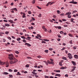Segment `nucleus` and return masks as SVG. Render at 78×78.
I'll return each instance as SVG.
<instances>
[{"label": "nucleus", "instance_id": "1", "mask_svg": "<svg viewBox=\"0 0 78 78\" xmlns=\"http://www.w3.org/2000/svg\"><path fill=\"white\" fill-rule=\"evenodd\" d=\"M9 56H10L9 57V58L10 61H11L9 62V63L11 64H15V63H16L18 61L17 59L14 57L13 55L12 54H9Z\"/></svg>", "mask_w": 78, "mask_h": 78}, {"label": "nucleus", "instance_id": "2", "mask_svg": "<svg viewBox=\"0 0 78 78\" xmlns=\"http://www.w3.org/2000/svg\"><path fill=\"white\" fill-rule=\"evenodd\" d=\"M68 58H69L70 59H72V58H73V56L71 54L69 53L68 54Z\"/></svg>", "mask_w": 78, "mask_h": 78}, {"label": "nucleus", "instance_id": "3", "mask_svg": "<svg viewBox=\"0 0 78 78\" xmlns=\"http://www.w3.org/2000/svg\"><path fill=\"white\" fill-rule=\"evenodd\" d=\"M5 64V62H2L0 60V65H4Z\"/></svg>", "mask_w": 78, "mask_h": 78}, {"label": "nucleus", "instance_id": "4", "mask_svg": "<svg viewBox=\"0 0 78 78\" xmlns=\"http://www.w3.org/2000/svg\"><path fill=\"white\" fill-rule=\"evenodd\" d=\"M25 45H27L28 46V47H31V45L30 44L28 43H25Z\"/></svg>", "mask_w": 78, "mask_h": 78}, {"label": "nucleus", "instance_id": "5", "mask_svg": "<svg viewBox=\"0 0 78 78\" xmlns=\"http://www.w3.org/2000/svg\"><path fill=\"white\" fill-rule=\"evenodd\" d=\"M26 15L25 14V13H23V15L22 16V17H23V18H26V16H25Z\"/></svg>", "mask_w": 78, "mask_h": 78}, {"label": "nucleus", "instance_id": "6", "mask_svg": "<svg viewBox=\"0 0 78 78\" xmlns=\"http://www.w3.org/2000/svg\"><path fill=\"white\" fill-rule=\"evenodd\" d=\"M6 67H8V66H9V63L8 62H6Z\"/></svg>", "mask_w": 78, "mask_h": 78}, {"label": "nucleus", "instance_id": "7", "mask_svg": "<svg viewBox=\"0 0 78 78\" xmlns=\"http://www.w3.org/2000/svg\"><path fill=\"white\" fill-rule=\"evenodd\" d=\"M74 57L75 59H78V55H74Z\"/></svg>", "mask_w": 78, "mask_h": 78}, {"label": "nucleus", "instance_id": "8", "mask_svg": "<svg viewBox=\"0 0 78 78\" xmlns=\"http://www.w3.org/2000/svg\"><path fill=\"white\" fill-rule=\"evenodd\" d=\"M8 21L9 22L11 23H14V22H13V21H12V20H8Z\"/></svg>", "mask_w": 78, "mask_h": 78}, {"label": "nucleus", "instance_id": "9", "mask_svg": "<svg viewBox=\"0 0 78 78\" xmlns=\"http://www.w3.org/2000/svg\"><path fill=\"white\" fill-rule=\"evenodd\" d=\"M2 73L4 75H8L9 74V73H8L6 72H4L3 73Z\"/></svg>", "mask_w": 78, "mask_h": 78}, {"label": "nucleus", "instance_id": "10", "mask_svg": "<svg viewBox=\"0 0 78 78\" xmlns=\"http://www.w3.org/2000/svg\"><path fill=\"white\" fill-rule=\"evenodd\" d=\"M72 63L74 66H76V63L75 62L73 61H72Z\"/></svg>", "mask_w": 78, "mask_h": 78}, {"label": "nucleus", "instance_id": "11", "mask_svg": "<svg viewBox=\"0 0 78 78\" xmlns=\"http://www.w3.org/2000/svg\"><path fill=\"white\" fill-rule=\"evenodd\" d=\"M55 76H58L59 77L61 76V75H60V74H56L55 75Z\"/></svg>", "mask_w": 78, "mask_h": 78}, {"label": "nucleus", "instance_id": "12", "mask_svg": "<svg viewBox=\"0 0 78 78\" xmlns=\"http://www.w3.org/2000/svg\"><path fill=\"white\" fill-rule=\"evenodd\" d=\"M12 10L13 11H17V9L16 8H15L12 9Z\"/></svg>", "mask_w": 78, "mask_h": 78}, {"label": "nucleus", "instance_id": "13", "mask_svg": "<svg viewBox=\"0 0 78 78\" xmlns=\"http://www.w3.org/2000/svg\"><path fill=\"white\" fill-rule=\"evenodd\" d=\"M36 2V0H34L32 2V4H34Z\"/></svg>", "mask_w": 78, "mask_h": 78}, {"label": "nucleus", "instance_id": "14", "mask_svg": "<svg viewBox=\"0 0 78 78\" xmlns=\"http://www.w3.org/2000/svg\"><path fill=\"white\" fill-rule=\"evenodd\" d=\"M43 40L44 41H46V42H48V41H49V40H47V39H44Z\"/></svg>", "mask_w": 78, "mask_h": 78}, {"label": "nucleus", "instance_id": "15", "mask_svg": "<svg viewBox=\"0 0 78 78\" xmlns=\"http://www.w3.org/2000/svg\"><path fill=\"white\" fill-rule=\"evenodd\" d=\"M62 59H64V60H67V58H66V57H62Z\"/></svg>", "mask_w": 78, "mask_h": 78}, {"label": "nucleus", "instance_id": "16", "mask_svg": "<svg viewBox=\"0 0 78 78\" xmlns=\"http://www.w3.org/2000/svg\"><path fill=\"white\" fill-rule=\"evenodd\" d=\"M5 26L6 27H9L10 26V25L9 24H5Z\"/></svg>", "mask_w": 78, "mask_h": 78}, {"label": "nucleus", "instance_id": "17", "mask_svg": "<svg viewBox=\"0 0 78 78\" xmlns=\"http://www.w3.org/2000/svg\"><path fill=\"white\" fill-rule=\"evenodd\" d=\"M32 73L34 74V75H37V73H35V72H32Z\"/></svg>", "mask_w": 78, "mask_h": 78}, {"label": "nucleus", "instance_id": "18", "mask_svg": "<svg viewBox=\"0 0 78 78\" xmlns=\"http://www.w3.org/2000/svg\"><path fill=\"white\" fill-rule=\"evenodd\" d=\"M66 49V48L63 47L62 49H61V51H63V50H64Z\"/></svg>", "mask_w": 78, "mask_h": 78}, {"label": "nucleus", "instance_id": "19", "mask_svg": "<svg viewBox=\"0 0 78 78\" xmlns=\"http://www.w3.org/2000/svg\"><path fill=\"white\" fill-rule=\"evenodd\" d=\"M51 3V2H48L46 5V6H48V5H49V4H50Z\"/></svg>", "mask_w": 78, "mask_h": 78}, {"label": "nucleus", "instance_id": "20", "mask_svg": "<svg viewBox=\"0 0 78 78\" xmlns=\"http://www.w3.org/2000/svg\"><path fill=\"white\" fill-rule=\"evenodd\" d=\"M77 3H78V2H73V4H77Z\"/></svg>", "mask_w": 78, "mask_h": 78}, {"label": "nucleus", "instance_id": "21", "mask_svg": "<svg viewBox=\"0 0 78 78\" xmlns=\"http://www.w3.org/2000/svg\"><path fill=\"white\" fill-rule=\"evenodd\" d=\"M57 27L58 29H61V26H57Z\"/></svg>", "mask_w": 78, "mask_h": 78}, {"label": "nucleus", "instance_id": "22", "mask_svg": "<svg viewBox=\"0 0 78 78\" xmlns=\"http://www.w3.org/2000/svg\"><path fill=\"white\" fill-rule=\"evenodd\" d=\"M37 36H39L40 38H41L42 37L41 36V35H39V34H37Z\"/></svg>", "mask_w": 78, "mask_h": 78}, {"label": "nucleus", "instance_id": "23", "mask_svg": "<svg viewBox=\"0 0 78 78\" xmlns=\"http://www.w3.org/2000/svg\"><path fill=\"white\" fill-rule=\"evenodd\" d=\"M69 36H70V37H73V35L70 34H69Z\"/></svg>", "mask_w": 78, "mask_h": 78}, {"label": "nucleus", "instance_id": "24", "mask_svg": "<svg viewBox=\"0 0 78 78\" xmlns=\"http://www.w3.org/2000/svg\"><path fill=\"white\" fill-rule=\"evenodd\" d=\"M17 41H19L20 40V38H18L16 39Z\"/></svg>", "mask_w": 78, "mask_h": 78}, {"label": "nucleus", "instance_id": "25", "mask_svg": "<svg viewBox=\"0 0 78 78\" xmlns=\"http://www.w3.org/2000/svg\"><path fill=\"white\" fill-rule=\"evenodd\" d=\"M69 42L70 44H73V43H72V40H71L69 41Z\"/></svg>", "mask_w": 78, "mask_h": 78}, {"label": "nucleus", "instance_id": "26", "mask_svg": "<svg viewBox=\"0 0 78 78\" xmlns=\"http://www.w3.org/2000/svg\"><path fill=\"white\" fill-rule=\"evenodd\" d=\"M16 75H21V74L19 72H17V74Z\"/></svg>", "mask_w": 78, "mask_h": 78}, {"label": "nucleus", "instance_id": "27", "mask_svg": "<svg viewBox=\"0 0 78 78\" xmlns=\"http://www.w3.org/2000/svg\"><path fill=\"white\" fill-rule=\"evenodd\" d=\"M23 42H24L25 43V42H27V41H26V40L23 39Z\"/></svg>", "mask_w": 78, "mask_h": 78}, {"label": "nucleus", "instance_id": "28", "mask_svg": "<svg viewBox=\"0 0 78 78\" xmlns=\"http://www.w3.org/2000/svg\"><path fill=\"white\" fill-rule=\"evenodd\" d=\"M9 72H12V69H9Z\"/></svg>", "mask_w": 78, "mask_h": 78}, {"label": "nucleus", "instance_id": "29", "mask_svg": "<svg viewBox=\"0 0 78 78\" xmlns=\"http://www.w3.org/2000/svg\"><path fill=\"white\" fill-rule=\"evenodd\" d=\"M62 21H63V22H66L67 21V20L65 19H63L62 20Z\"/></svg>", "mask_w": 78, "mask_h": 78}, {"label": "nucleus", "instance_id": "30", "mask_svg": "<svg viewBox=\"0 0 78 78\" xmlns=\"http://www.w3.org/2000/svg\"><path fill=\"white\" fill-rule=\"evenodd\" d=\"M5 33L6 34H9V32L8 31H6L5 32Z\"/></svg>", "mask_w": 78, "mask_h": 78}, {"label": "nucleus", "instance_id": "31", "mask_svg": "<svg viewBox=\"0 0 78 78\" xmlns=\"http://www.w3.org/2000/svg\"><path fill=\"white\" fill-rule=\"evenodd\" d=\"M15 53H16V54H19V52L17 51H15Z\"/></svg>", "mask_w": 78, "mask_h": 78}, {"label": "nucleus", "instance_id": "32", "mask_svg": "<svg viewBox=\"0 0 78 78\" xmlns=\"http://www.w3.org/2000/svg\"><path fill=\"white\" fill-rule=\"evenodd\" d=\"M68 18H71V16H70V15H68Z\"/></svg>", "mask_w": 78, "mask_h": 78}, {"label": "nucleus", "instance_id": "33", "mask_svg": "<svg viewBox=\"0 0 78 78\" xmlns=\"http://www.w3.org/2000/svg\"><path fill=\"white\" fill-rule=\"evenodd\" d=\"M48 50H45L44 51V52H45V53H48Z\"/></svg>", "mask_w": 78, "mask_h": 78}, {"label": "nucleus", "instance_id": "34", "mask_svg": "<svg viewBox=\"0 0 78 78\" xmlns=\"http://www.w3.org/2000/svg\"><path fill=\"white\" fill-rule=\"evenodd\" d=\"M26 67H29V65L27 64L26 65Z\"/></svg>", "mask_w": 78, "mask_h": 78}, {"label": "nucleus", "instance_id": "35", "mask_svg": "<svg viewBox=\"0 0 78 78\" xmlns=\"http://www.w3.org/2000/svg\"><path fill=\"white\" fill-rule=\"evenodd\" d=\"M21 37V38H22V39H26V38H25V37L24 36H22Z\"/></svg>", "mask_w": 78, "mask_h": 78}, {"label": "nucleus", "instance_id": "36", "mask_svg": "<svg viewBox=\"0 0 78 78\" xmlns=\"http://www.w3.org/2000/svg\"><path fill=\"white\" fill-rule=\"evenodd\" d=\"M37 8L39 9H41V8L39 7L38 6H37Z\"/></svg>", "mask_w": 78, "mask_h": 78}, {"label": "nucleus", "instance_id": "37", "mask_svg": "<svg viewBox=\"0 0 78 78\" xmlns=\"http://www.w3.org/2000/svg\"><path fill=\"white\" fill-rule=\"evenodd\" d=\"M74 20V19L72 18L71 19V22H72L73 21V20Z\"/></svg>", "mask_w": 78, "mask_h": 78}, {"label": "nucleus", "instance_id": "38", "mask_svg": "<svg viewBox=\"0 0 78 78\" xmlns=\"http://www.w3.org/2000/svg\"><path fill=\"white\" fill-rule=\"evenodd\" d=\"M65 69V67H62L61 68H60L61 69Z\"/></svg>", "mask_w": 78, "mask_h": 78}, {"label": "nucleus", "instance_id": "39", "mask_svg": "<svg viewBox=\"0 0 78 78\" xmlns=\"http://www.w3.org/2000/svg\"><path fill=\"white\" fill-rule=\"evenodd\" d=\"M59 66H62V63H61V62H59Z\"/></svg>", "mask_w": 78, "mask_h": 78}, {"label": "nucleus", "instance_id": "40", "mask_svg": "<svg viewBox=\"0 0 78 78\" xmlns=\"http://www.w3.org/2000/svg\"><path fill=\"white\" fill-rule=\"evenodd\" d=\"M53 48H49V50H50V51H51L53 50Z\"/></svg>", "mask_w": 78, "mask_h": 78}, {"label": "nucleus", "instance_id": "41", "mask_svg": "<svg viewBox=\"0 0 78 78\" xmlns=\"http://www.w3.org/2000/svg\"><path fill=\"white\" fill-rule=\"evenodd\" d=\"M44 30L45 31H46V32H47V29H46V28H45Z\"/></svg>", "mask_w": 78, "mask_h": 78}, {"label": "nucleus", "instance_id": "42", "mask_svg": "<svg viewBox=\"0 0 78 78\" xmlns=\"http://www.w3.org/2000/svg\"><path fill=\"white\" fill-rule=\"evenodd\" d=\"M57 36H58V37H59V38H61V36L59 35H58Z\"/></svg>", "mask_w": 78, "mask_h": 78}, {"label": "nucleus", "instance_id": "43", "mask_svg": "<svg viewBox=\"0 0 78 78\" xmlns=\"http://www.w3.org/2000/svg\"><path fill=\"white\" fill-rule=\"evenodd\" d=\"M28 14H31V12L30 11H29L28 12Z\"/></svg>", "mask_w": 78, "mask_h": 78}, {"label": "nucleus", "instance_id": "44", "mask_svg": "<svg viewBox=\"0 0 78 78\" xmlns=\"http://www.w3.org/2000/svg\"><path fill=\"white\" fill-rule=\"evenodd\" d=\"M63 27H68V26L67 25H64L63 26Z\"/></svg>", "mask_w": 78, "mask_h": 78}, {"label": "nucleus", "instance_id": "45", "mask_svg": "<svg viewBox=\"0 0 78 78\" xmlns=\"http://www.w3.org/2000/svg\"><path fill=\"white\" fill-rule=\"evenodd\" d=\"M27 59H32V58H31V57H27Z\"/></svg>", "mask_w": 78, "mask_h": 78}, {"label": "nucleus", "instance_id": "46", "mask_svg": "<svg viewBox=\"0 0 78 78\" xmlns=\"http://www.w3.org/2000/svg\"><path fill=\"white\" fill-rule=\"evenodd\" d=\"M60 34H63V33H64V32L62 31H61L60 32Z\"/></svg>", "mask_w": 78, "mask_h": 78}, {"label": "nucleus", "instance_id": "47", "mask_svg": "<svg viewBox=\"0 0 78 78\" xmlns=\"http://www.w3.org/2000/svg\"><path fill=\"white\" fill-rule=\"evenodd\" d=\"M9 76L10 77V78H12L13 76L12 75H9Z\"/></svg>", "mask_w": 78, "mask_h": 78}, {"label": "nucleus", "instance_id": "48", "mask_svg": "<svg viewBox=\"0 0 78 78\" xmlns=\"http://www.w3.org/2000/svg\"><path fill=\"white\" fill-rule=\"evenodd\" d=\"M41 14L40 13L39 14V15L38 16V17H41Z\"/></svg>", "mask_w": 78, "mask_h": 78}, {"label": "nucleus", "instance_id": "49", "mask_svg": "<svg viewBox=\"0 0 78 78\" xmlns=\"http://www.w3.org/2000/svg\"><path fill=\"white\" fill-rule=\"evenodd\" d=\"M14 72H17L18 70L17 69H15V70H14Z\"/></svg>", "mask_w": 78, "mask_h": 78}, {"label": "nucleus", "instance_id": "50", "mask_svg": "<svg viewBox=\"0 0 78 78\" xmlns=\"http://www.w3.org/2000/svg\"><path fill=\"white\" fill-rule=\"evenodd\" d=\"M66 16V15H69V12H68L67 13H66V14H65Z\"/></svg>", "mask_w": 78, "mask_h": 78}, {"label": "nucleus", "instance_id": "51", "mask_svg": "<svg viewBox=\"0 0 78 78\" xmlns=\"http://www.w3.org/2000/svg\"><path fill=\"white\" fill-rule=\"evenodd\" d=\"M41 43H44V44H45L46 43V42H45V41H42V42H41Z\"/></svg>", "mask_w": 78, "mask_h": 78}, {"label": "nucleus", "instance_id": "52", "mask_svg": "<svg viewBox=\"0 0 78 78\" xmlns=\"http://www.w3.org/2000/svg\"><path fill=\"white\" fill-rule=\"evenodd\" d=\"M37 58H41V56L39 55V56H37Z\"/></svg>", "mask_w": 78, "mask_h": 78}, {"label": "nucleus", "instance_id": "53", "mask_svg": "<svg viewBox=\"0 0 78 78\" xmlns=\"http://www.w3.org/2000/svg\"><path fill=\"white\" fill-rule=\"evenodd\" d=\"M4 22H8V20H3Z\"/></svg>", "mask_w": 78, "mask_h": 78}, {"label": "nucleus", "instance_id": "54", "mask_svg": "<svg viewBox=\"0 0 78 78\" xmlns=\"http://www.w3.org/2000/svg\"><path fill=\"white\" fill-rule=\"evenodd\" d=\"M31 18L33 20H35V19H34V18L33 17H32Z\"/></svg>", "mask_w": 78, "mask_h": 78}, {"label": "nucleus", "instance_id": "55", "mask_svg": "<svg viewBox=\"0 0 78 78\" xmlns=\"http://www.w3.org/2000/svg\"><path fill=\"white\" fill-rule=\"evenodd\" d=\"M8 39H9L10 40L11 39V38L9 37H8Z\"/></svg>", "mask_w": 78, "mask_h": 78}, {"label": "nucleus", "instance_id": "56", "mask_svg": "<svg viewBox=\"0 0 78 78\" xmlns=\"http://www.w3.org/2000/svg\"><path fill=\"white\" fill-rule=\"evenodd\" d=\"M60 40H61V39L60 38H58L57 39V41H60Z\"/></svg>", "mask_w": 78, "mask_h": 78}, {"label": "nucleus", "instance_id": "57", "mask_svg": "<svg viewBox=\"0 0 78 78\" xmlns=\"http://www.w3.org/2000/svg\"><path fill=\"white\" fill-rule=\"evenodd\" d=\"M59 22H61V23H62V20H59Z\"/></svg>", "mask_w": 78, "mask_h": 78}, {"label": "nucleus", "instance_id": "58", "mask_svg": "<svg viewBox=\"0 0 78 78\" xmlns=\"http://www.w3.org/2000/svg\"><path fill=\"white\" fill-rule=\"evenodd\" d=\"M51 64L54 65V62H51Z\"/></svg>", "mask_w": 78, "mask_h": 78}, {"label": "nucleus", "instance_id": "59", "mask_svg": "<svg viewBox=\"0 0 78 78\" xmlns=\"http://www.w3.org/2000/svg\"><path fill=\"white\" fill-rule=\"evenodd\" d=\"M64 13H62L60 14V16H64Z\"/></svg>", "mask_w": 78, "mask_h": 78}, {"label": "nucleus", "instance_id": "60", "mask_svg": "<svg viewBox=\"0 0 78 78\" xmlns=\"http://www.w3.org/2000/svg\"><path fill=\"white\" fill-rule=\"evenodd\" d=\"M42 28L43 29V30L45 28V26H42Z\"/></svg>", "mask_w": 78, "mask_h": 78}, {"label": "nucleus", "instance_id": "61", "mask_svg": "<svg viewBox=\"0 0 78 78\" xmlns=\"http://www.w3.org/2000/svg\"><path fill=\"white\" fill-rule=\"evenodd\" d=\"M30 28H31V30H33V26H31L30 27Z\"/></svg>", "mask_w": 78, "mask_h": 78}, {"label": "nucleus", "instance_id": "62", "mask_svg": "<svg viewBox=\"0 0 78 78\" xmlns=\"http://www.w3.org/2000/svg\"><path fill=\"white\" fill-rule=\"evenodd\" d=\"M44 77L45 78H48V76H44Z\"/></svg>", "mask_w": 78, "mask_h": 78}, {"label": "nucleus", "instance_id": "63", "mask_svg": "<svg viewBox=\"0 0 78 78\" xmlns=\"http://www.w3.org/2000/svg\"><path fill=\"white\" fill-rule=\"evenodd\" d=\"M73 49H76V47H73Z\"/></svg>", "mask_w": 78, "mask_h": 78}, {"label": "nucleus", "instance_id": "64", "mask_svg": "<svg viewBox=\"0 0 78 78\" xmlns=\"http://www.w3.org/2000/svg\"><path fill=\"white\" fill-rule=\"evenodd\" d=\"M50 78H54V77L53 76H50Z\"/></svg>", "mask_w": 78, "mask_h": 78}]
</instances>
